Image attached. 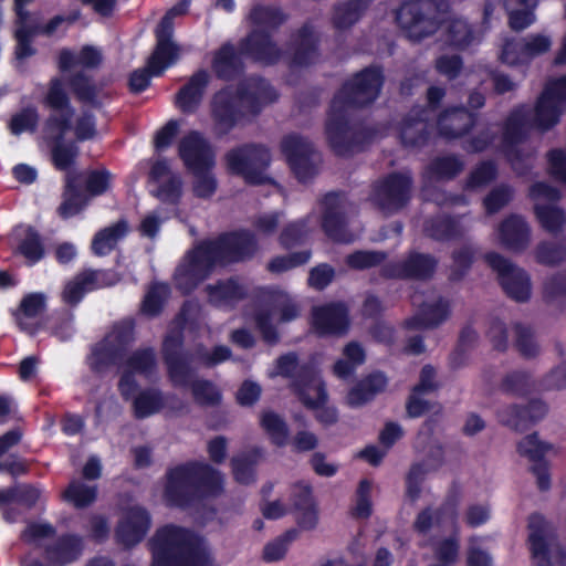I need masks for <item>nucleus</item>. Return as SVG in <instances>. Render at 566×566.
I'll return each mask as SVG.
<instances>
[{
	"label": "nucleus",
	"mask_w": 566,
	"mask_h": 566,
	"mask_svg": "<svg viewBox=\"0 0 566 566\" xmlns=\"http://www.w3.org/2000/svg\"><path fill=\"white\" fill-rule=\"evenodd\" d=\"M384 82L382 69L370 65L354 73L335 93L327 114L325 134L336 156L348 157L371 142L373 129L350 124L348 109L371 105L378 98Z\"/></svg>",
	"instance_id": "nucleus-1"
},
{
	"label": "nucleus",
	"mask_w": 566,
	"mask_h": 566,
	"mask_svg": "<svg viewBox=\"0 0 566 566\" xmlns=\"http://www.w3.org/2000/svg\"><path fill=\"white\" fill-rule=\"evenodd\" d=\"M258 248L255 234L247 229L226 231L213 239L201 240L177 266L175 286L181 294L189 295L217 266L251 260Z\"/></svg>",
	"instance_id": "nucleus-2"
},
{
	"label": "nucleus",
	"mask_w": 566,
	"mask_h": 566,
	"mask_svg": "<svg viewBox=\"0 0 566 566\" xmlns=\"http://www.w3.org/2000/svg\"><path fill=\"white\" fill-rule=\"evenodd\" d=\"M277 98L273 85L260 75H250L237 84H227L214 92L210 101L214 128L220 135H228L237 126L252 122Z\"/></svg>",
	"instance_id": "nucleus-3"
},
{
	"label": "nucleus",
	"mask_w": 566,
	"mask_h": 566,
	"mask_svg": "<svg viewBox=\"0 0 566 566\" xmlns=\"http://www.w3.org/2000/svg\"><path fill=\"white\" fill-rule=\"evenodd\" d=\"M164 502L167 507L187 510L223 492V478L211 464L190 460L167 469Z\"/></svg>",
	"instance_id": "nucleus-4"
},
{
	"label": "nucleus",
	"mask_w": 566,
	"mask_h": 566,
	"mask_svg": "<svg viewBox=\"0 0 566 566\" xmlns=\"http://www.w3.org/2000/svg\"><path fill=\"white\" fill-rule=\"evenodd\" d=\"M43 105L52 111L43 125V133L50 149V159L55 169L75 166L80 148L74 140H65L72 128L74 107L65 90L63 78L53 76L48 84Z\"/></svg>",
	"instance_id": "nucleus-5"
},
{
	"label": "nucleus",
	"mask_w": 566,
	"mask_h": 566,
	"mask_svg": "<svg viewBox=\"0 0 566 566\" xmlns=\"http://www.w3.org/2000/svg\"><path fill=\"white\" fill-rule=\"evenodd\" d=\"M149 546L153 566H211L199 536L182 526L166 524L159 527Z\"/></svg>",
	"instance_id": "nucleus-6"
},
{
	"label": "nucleus",
	"mask_w": 566,
	"mask_h": 566,
	"mask_svg": "<svg viewBox=\"0 0 566 566\" xmlns=\"http://www.w3.org/2000/svg\"><path fill=\"white\" fill-rule=\"evenodd\" d=\"M185 336L181 329L170 331L163 339L161 355L167 374L176 387L191 388L193 400L201 407H214L222 400V395L216 385L208 379H195L191 357L184 350Z\"/></svg>",
	"instance_id": "nucleus-7"
},
{
	"label": "nucleus",
	"mask_w": 566,
	"mask_h": 566,
	"mask_svg": "<svg viewBox=\"0 0 566 566\" xmlns=\"http://www.w3.org/2000/svg\"><path fill=\"white\" fill-rule=\"evenodd\" d=\"M446 7V0H403L395 10V22L406 39L420 43L441 29Z\"/></svg>",
	"instance_id": "nucleus-8"
},
{
	"label": "nucleus",
	"mask_w": 566,
	"mask_h": 566,
	"mask_svg": "<svg viewBox=\"0 0 566 566\" xmlns=\"http://www.w3.org/2000/svg\"><path fill=\"white\" fill-rule=\"evenodd\" d=\"M224 163L230 175L241 177L249 186L275 184L268 175L272 155L262 144L245 143L233 147L226 153Z\"/></svg>",
	"instance_id": "nucleus-9"
},
{
	"label": "nucleus",
	"mask_w": 566,
	"mask_h": 566,
	"mask_svg": "<svg viewBox=\"0 0 566 566\" xmlns=\"http://www.w3.org/2000/svg\"><path fill=\"white\" fill-rule=\"evenodd\" d=\"M412 185L410 175L389 172L373 184L370 201L385 214L397 213L410 202Z\"/></svg>",
	"instance_id": "nucleus-10"
},
{
	"label": "nucleus",
	"mask_w": 566,
	"mask_h": 566,
	"mask_svg": "<svg viewBox=\"0 0 566 566\" xmlns=\"http://www.w3.org/2000/svg\"><path fill=\"white\" fill-rule=\"evenodd\" d=\"M272 308H260L254 313L255 327L263 342L274 346L280 342V333L273 324V315L277 314V323L286 324L295 321L301 315V306L289 294L281 291L269 292Z\"/></svg>",
	"instance_id": "nucleus-11"
},
{
	"label": "nucleus",
	"mask_w": 566,
	"mask_h": 566,
	"mask_svg": "<svg viewBox=\"0 0 566 566\" xmlns=\"http://www.w3.org/2000/svg\"><path fill=\"white\" fill-rule=\"evenodd\" d=\"M486 264L497 273L499 284L511 300L518 303L527 302L531 297V277L527 272L497 252L484 254Z\"/></svg>",
	"instance_id": "nucleus-12"
},
{
	"label": "nucleus",
	"mask_w": 566,
	"mask_h": 566,
	"mask_svg": "<svg viewBox=\"0 0 566 566\" xmlns=\"http://www.w3.org/2000/svg\"><path fill=\"white\" fill-rule=\"evenodd\" d=\"M438 266V259L429 253L410 251L400 261L387 262L380 268V276L386 280H430Z\"/></svg>",
	"instance_id": "nucleus-13"
},
{
	"label": "nucleus",
	"mask_w": 566,
	"mask_h": 566,
	"mask_svg": "<svg viewBox=\"0 0 566 566\" xmlns=\"http://www.w3.org/2000/svg\"><path fill=\"white\" fill-rule=\"evenodd\" d=\"M281 151L293 172L302 184L312 180L317 174L313 163L314 145L300 134H287L281 140Z\"/></svg>",
	"instance_id": "nucleus-14"
},
{
	"label": "nucleus",
	"mask_w": 566,
	"mask_h": 566,
	"mask_svg": "<svg viewBox=\"0 0 566 566\" xmlns=\"http://www.w3.org/2000/svg\"><path fill=\"white\" fill-rule=\"evenodd\" d=\"M178 156L190 172L211 170L216 164L210 142L198 130H190L179 140Z\"/></svg>",
	"instance_id": "nucleus-15"
},
{
	"label": "nucleus",
	"mask_w": 566,
	"mask_h": 566,
	"mask_svg": "<svg viewBox=\"0 0 566 566\" xmlns=\"http://www.w3.org/2000/svg\"><path fill=\"white\" fill-rule=\"evenodd\" d=\"M319 35L311 21L304 22L291 38L287 64L293 67H310L321 57Z\"/></svg>",
	"instance_id": "nucleus-16"
},
{
	"label": "nucleus",
	"mask_w": 566,
	"mask_h": 566,
	"mask_svg": "<svg viewBox=\"0 0 566 566\" xmlns=\"http://www.w3.org/2000/svg\"><path fill=\"white\" fill-rule=\"evenodd\" d=\"M527 545L534 566H552V547L555 535L552 525L541 513L527 518Z\"/></svg>",
	"instance_id": "nucleus-17"
},
{
	"label": "nucleus",
	"mask_w": 566,
	"mask_h": 566,
	"mask_svg": "<svg viewBox=\"0 0 566 566\" xmlns=\"http://www.w3.org/2000/svg\"><path fill=\"white\" fill-rule=\"evenodd\" d=\"M433 132L432 120L426 107H412L398 126V137L405 148L420 149L426 147Z\"/></svg>",
	"instance_id": "nucleus-18"
},
{
	"label": "nucleus",
	"mask_w": 566,
	"mask_h": 566,
	"mask_svg": "<svg viewBox=\"0 0 566 566\" xmlns=\"http://www.w3.org/2000/svg\"><path fill=\"white\" fill-rule=\"evenodd\" d=\"M311 379V369L304 367L301 375L300 381L296 384L298 387V400L302 405L310 409L314 410L315 419L324 427H331L337 423L339 419V413L336 407L327 406L328 394L326 390V385L323 379L318 380L314 386H312L311 390L316 392V397L312 398L310 396V391H305L303 387Z\"/></svg>",
	"instance_id": "nucleus-19"
},
{
	"label": "nucleus",
	"mask_w": 566,
	"mask_h": 566,
	"mask_svg": "<svg viewBox=\"0 0 566 566\" xmlns=\"http://www.w3.org/2000/svg\"><path fill=\"white\" fill-rule=\"evenodd\" d=\"M156 46L148 57V66L155 76H160L179 56V46L172 41L174 24L164 15L155 29Z\"/></svg>",
	"instance_id": "nucleus-20"
},
{
	"label": "nucleus",
	"mask_w": 566,
	"mask_h": 566,
	"mask_svg": "<svg viewBox=\"0 0 566 566\" xmlns=\"http://www.w3.org/2000/svg\"><path fill=\"white\" fill-rule=\"evenodd\" d=\"M241 53L253 62L272 66L283 57V51L268 30H252L239 41Z\"/></svg>",
	"instance_id": "nucleus-21"
},
{
	"label": "nucleus",
	"mask_w": 566,
	"mask_h": 566,
	"mask_svg": "<svg viewBox=\"0 0 566 566\" xmlns=\"http://www.w3.org/2000/svg\"><path fill=\"white\" fill-rule=\"evenodd\" d=\"M548 407L541 399H532L526 405H509L496 412L499 421L517 432H524L541 421L547 413Z\"/></svg>",
	"instance_id": "nucleus-22"
},
{
	"label": "nucleus",
	"mask_w": 566,
	"mask_h": 566,
	"mask_svg": "<svg viewBox=\"0 0 566 566\" xmlns=\"http://www.w3.org/2000/svg\"><path fill=\"white\" fill-rule=\"evenodd\" d=\"M312 327L319 336L344 335L349 328V311L344 302L313 307Z\"/></svg>",
	"instance_id": "nucleus-23"
},
{
	"label": "nucleus",
	"mask_w": 566,
	"mask_h": 566,
	"mask_svg": "<svg viewBox=\"0 0 566 566\" xmlns=\"http://www.w3.org/2000/svg\"><path fill=\"white\" fill-rule=\"evenodd\" d=\"M551 448L549 443L538 439L536 432L527 434L517 444L518 454L532 462L531 471L537 479V488L543 492L551 489L549 464L545 459Z\"/></svg>",
	"instance_id": "nucleus-24"
},
{
	"label": "nucleus",
	"mask_w": 566,
	"mask_h": 566,
	"mask_svg": "<svg viewBox=\"0 0 566 566\" xmlns=\"http://www.w3.org/2000/svg\"><path fill=\"white\" fill-rule=\"evenodd\" d=\"M150 525L151 516L149 512L139 505L132 506L116 526V542L129 549L145 538Z\"/></svg>",
	"instance_id": "nucleus-25"
},
{
	"label": "nucleus",
	"mask_w": 566,
	"mask_h": 566,
	"mask_svg": "<svg viewBox=\"0 0 566 566\" xmlns=\"http://www.w3.org/2000/svg\"><path fill=\"white\" fill-rule=\"evenodd\" d=\"M322 229L332 241L337 243H352L354 235L348 230L346 213L340 205L338 193L328 192L324 196Z\"/></svg>",
	"instance_id": "nucleus-26"
},
{
	"label": "nucleus",
	"mask_w": 566,
	"mask_h": 566,
	"mask_svg": "<svg viewBox=\"0 0 566 566\" xmlns=\"http://www.w3.org/2000/svg\"><path fill=\"white\" fill-rule=\"evenodd\" d=\"M291 512L300 530L312 531L318 524V507L308 482L294 483L290 495Z\"/></svg>",
	"instance_id": "nucleus-27"
},
{
	"label": "nucleus",
	"mask_w": 566,
	"mask_h": 566,
	"mask_svg": "<svg viewBox=\"0 0 566 566\" xmlns=\"http://www.w3.org/2000/svg\"><path fill=\"white\" fill-rule=\"evenodd\" d=\"M479 114L467 106H451L443 109L437 118L439 135L446 140L459 139L469 134L476 125Z\"/></svg>",
	"instance_id": "nucleus-28"
},
{
	"label": "nucleus",
	"mask_w": 566,
	"mask_h": 566,
	"mask_svg": "<svg viewBox=\"0 0 566 566\" xmlns=\"http://www.w3.org/2000/svg\"><path fill=\"white\" fill-rule=\"evenodd\" d=\"M83 551V537L78 534L66 533L44 546V558L50 566H66L76 562Z\"/></svg>",
	"instance_id": "nucleus-29"
},
{
	"label": "nucleus",
	"mask_w": 566,
	"mask_h": 566,
	"mask_svg": "<svg viewBox=\"0 0 566 566\" xmlns=\"http://www.w3.org/2000/svg\"><path fill=\"white\" fill-rule=\"evenodd\" d=\"M240 49L231 42H226L214 51L211 69L218 80L231 82L239 78L245 70Z\"/></svg>",
	"instance_id": "nucleus-30"
},
{
	"label": "nucleus",
	"mask_w": 566,
	"mask_h": 566,
	"mask_svg": "<svg viewBox=\"0 0 566 566\" xmlns=\"http://www.w3.org/2000/svg\"><path fill=\"white\" fill-rule=\"evenodd\" d=\"M46 310V296L41 292L25 294L18 308L12 311V316L19 329L29 335H36L41 324L33 322Z\"/></svg>",
	"instance_id": "nucleus-31"
},
{
	"label": "nucleus",
	"mask_w": 566,
	"mask_h": 566,
	"mask_svg": "<svg viewBox=\"0 0 566 566\" xmlns=\"http://www.w3.org/2000/svg\"><path fill=\"white\" fill-rule=\"evenodd\" d=\"M210 76L203 69L195 72L176 94V105L184 114L195 113L203 98Z\"/></svg>",
	"instance_id": "nucleus-32"
},
{
	"label": "nucleus",
	"mask_w": 566,
	"mask_h": 566,
	"mask_svg": "<svg viewBox=\"0 0 566 566\" xmlns=\"http://www.w3.org/2000/svg\"><path fill=\"white\" fill-rule=\"evenodd\" d=\"M499 237L505 249L522 252L530 243L531 229L523 217L511 214L500 223Z\"/></svg>",
	"instance_id": "nucleus-33"
},
{
	"label": "nucleus",
	"mask_w": 566,
	"mask_h": 566,
	"mask_svg": "<svg viewBox=\"0 0 566 566\" xmlns=\"http://www.w3.org/2000/svg\"><path fill=\"white\" fill-rule=\"evenodd\" d=\"M450 303L439 297L433 303H422L417 313L405 321L408 329L433 328L442 324L450 316Z\"/></svg>",
	"instance_id": "nucleus-34"
},
{
	"label": "nucleus",
	"mask_w": 566,
	"mask_h": 566,
	"mask_svg": "<svg viewBox=\"0 0 566 566\" xmlns=\"http://www.w3.org/2000/svg\"><path fill=\"white\" fill-rule=\"evenodd\" d=\"M387 384L388 379L382 371H373L348 390L346 402L352 408L361 407L385 391Z\"/></svg>",
	"instance_id": "nucleus-35"
},
{
	"label": "nucleus",
	"mask_w": 566,
	"mask_h": 566,
	"mask_svg": "<svg viewBox=\"0 0 566 566\" xmlns=\"http://www.w3.org/2000/svg\"><path fill=\"white\" fill-rule=\"evenodd\" d=\"M65 83L80 103L95 109L103 107V102L99 98L101 88L95 83L93 76L84 70L70 74Z\"/></svg>",
	"instance_id": "nucleus-36"
},
{
	"label": "nucleus",
	"mask_w": 566,
	"mask_h": 566,
	"mask_svg": "<svg viewBox=\"0 0 566 566\" xmlns=\"http://www.w3.org/2000/svg\"><path fill=\"white\" fill-rule=\"evenodd\" d=\"M304 367L311 369V379L303 387L304 392L310 391L321 378L317 377L315 368L311 364L298 365V357L296 353L290 352L279 356L275 360L276 374L283 378L290 379V388L298 398V387L296 384L300 381V375Z\"/></svg>",
	"instance_id": "nucleus-37"
},
{
	"label": "nucleus",
	"mask_w": 566,
	"mask_h": 566,
	"mask_svg": "<svg viewBox=\"0 0 566 566\" xmlns=\"http://www.w3.org/2000/svg\"><path fill=\"white\" fill-rule=\"evenodd\" d=\"M209 301L216 306H234L248 297V291L237 277L218 280L206 287Z\"/></svg>",
	"instance_id": "nucleus-38"
},
{
	"label": "nucleus",
	"mask_w": 566,
	"mask_h": 566,
	"mask_svg": "<svg viewBox=\"0 0 566 566\" xmlns=\"http://www.w3.org/2000/svg\"><path fill=\"white\" fill-rule=\"evenodd\" d=\"M423 233L433 241L450 242L462 237V227L457 218L440 213L424 220Z\"/></svg>",
	"instance_id": "nucleus-39"
},
{
	"label": "nucleus",
	"mask_w": 566,
	"mask_h": 566,
	"mask_svg": "<svg viewBox=\"0 0 566 566\" xmlns=\"http://www.w3.org/2000/svg\"><path fill=\"white\" fill-rule=\"evenodd\" d=\"M371 0H346L333 6L332 24L336 31H347L364 17Z\"/></svg>",
	"instance_id": "nucleus-40"
},
{
	"label": "nucleus",
	"mask_w": 566,
	"mask_h": 566,
	"mask_svg": "<svg viewBox=\"0 0 566 566\" xmlns=\"http://www.w3.org/2000/svg\"><path fill=\"white\" fill-rule=\"evenodd\" d=\"M103 62V55L97 48L85 44L77 54H74L70 49H62L59 52L57 67L62 73L71 71L75 66L83 69L94 70L97 69Z\"/></svg>",
	"instance_id": "nucleus-41"
},
{
	"label": "nucleus",
	"mask_w": 566,
	"mask_h": 566,
	"mask_svg": "<svg viewBox=\"0 0 566 566\" xmlns=\"http://www.w3.org/2000/svg\"><path fill=\"white\" fill-rule=\"evenodd\" d=\"M441 41L450 49L463 51L476 41L475 30L464 19H450L442 30Z\"/></svg>",
	"instance_id": "nucleus-42"
},
{
	"label": "nucleus",
	"mask_w": 566,
	"mask_h": 566,
	"mask_svg": "<svg viewBox=\"0 0 566 566\" xmlns=\"http://www.w3.org/2000/svg\"><path fill=\"white\" fill-rule=\"evenodd\" d=\"M528 137V112L524 105L514 107L504 119L502 146L524 143Z\"/></svg>",
	"instance_id": "nucleus-43"
},
{
	"label": "nucleus",
	"mask_w": 566,
	"mask_h": 566,
	"mask_svg": "<svg viewBox=\"0 0 566 566\" xmlns=\"http://www.w3.org/2000/svg\"><path fill=\"white\" fill-rule=\"evenodd\" d=\"M449 516L450 520L455 521L458 517V501L455 497H448L434 512L431 507L421 510L413 522V530L422 535H426L436 523L440 525L443 523L444 517Z\"/></svg>",
	"instance_id": "nucleus-44"
},
{
	"label": "nucleus",
	"mask_w": 566,
	"mask_h": 566,
	"mask_svg": "<svg viewBox=\"0 0 566 566\" xmlns=\"http://www.w3.org/2000/svg\"><path fill=\"white\" fill-rule=\"evenodd\" d=\"M560 104L546 88L543 90L536 102L534 115V124L539 132H547L559 123Z\"/></svg>",
	"instance_id": "nucleus-45"
},
{
	"label": "nucleus",
	"mask_w": 566,
	"mask_h": 566,
	"mask_svg": "<svg viewBox=\"0 0 566 566\" xmlns=\"http://www.w3.org/2000/svg\"><path fill=\"white\" fill-rule=\"evenodd\" d=\"M287 20L289 14L276 6L255 4L249 13L250 23L256 27L254 30H268L271 34Z\"/></svg>",
	"instance_id": "nucleus-46"
},
{
	"label": "nucleus",
	"mask_w": 566,
	"mask_h": 566,
	"mask_svg": "<svg viewBox=\"0 0 566 566\" xmlns=\"http://www.w3.org/2000/svg\"><path fill=\"white\" fill-rule=\"evenodd\" d=\"M464 168V163L455 155L434 157L423 171L424 179L449 181L458 177Z\"/></svg>",
	"instance_id": "nucleus-47"
},
{
	"label": "nucleus",
	"mask_w": 566,
	"mask_h": 566,
	"mask_svg": "<svg viewBox=\"0 0 566 566\" xmlns=\"http://www.w3.org/2000/svg\"><path fill=\"white\" fill-rule=\"evenodd\" d=\"M170 297V287L165 282H153L147 287L140 304V312L150 318L158 317Z\"/></svg>",
	"instance_id": "nucleus-48"
},
{
	"label": "nucleus",
	"mask_w": 566,
	"mask_h": 566,
	"mask_svg": "<svg viewBox=\"0 0 566 566\" xmlns=\"http://www.w3.org/2000/svg\"><path fill=\"white\" fill-rule=\"evenodd\" d=\"M125 355L124 352L105 337L93 348L91 369L94 373H102L112 366L118 365Z\"/></svg>",
	"instance_id": "nucleus-49"
},
{
	"label": "nucleus",
	"mask_w": 566,
	"mask_h": 566,
	"mask_svg": "<svg viewBox=\"0 0 566 566\" xmlns=\"http://www.w3.org/2000/svg\"><path fill=\"white\" fill-rule=\"evenodd\" d=\"M260 426L269 436L272 444L283 448L287 444L290 429L286 421L279 413L265 410L261 413Z\"/></svg>",
	"instance_id": "nucleus-50"
},
{
	"label": "nucleus",
	"mask_w": 566,
	"mask_h": 566,
	"mask_svg": "<svg viewBox=\"0 0 566 566\" xmlns=\"http://www.w3.org/2000/svg\"><path fill=\"white\" fill-rule=\"evenodd\" d=\"M164 406V397L159 389H144L133 400L134 417L136 419L148 418L159 412Z\"/></svg>",
	"instance_id": "nucleus-51"
},
{
	"label": "nucleus",
	"mask_w": 566,
	"mask_h": 566,
	"mask_svg": "<svg viewBox=\"0 0 566 566\" xmlns=\"http://www.w3.org/2000/svg\"><path fill=\"white\" fill-rule=\"evenodd\" d=\"M500 389L507 395L525 397L536 389V384L528 371L513 370L504 376Z\"/></svg>",
	"instance_id": "nucleus-52"
},
{
	"label": "nucleus",
	"mask_w": 566,
	"mask_h": 566,
	"mask_svg": "<svg viewBox=\"0 0 566 566\" xmlns=\"http://www.w3.org/2000/svg\"><path fill=\"white\" fill-rule=\"evenodd\" d=\"M127 224L125 221H118L114 226L107 227L98 231L92 241V251L96 255H106L109 253L116 242L125 235Z\"/></svg>",
	"instance_id": "nucleus-53"
},
{
	"label": "nucleus",
	"mask_w": 566,
	"mask_h": 566,
	"mask_svg": "<svg viewBox=\"0 0 566 566\" xmlns=\"http://www.w3.org/2000/svg\"><path fill=\"white\" fill-rule=\"evenodd\" d=\"M259 455V451L254 450L231 459L233 478L238 483L249 485L255 481V467Z\"/></svg>",
	"instance_id": "nucleus-54"
},
{
	"label": "nucleus",
	"mask_w": 566,
	"mask_h": 566,
	"mask_svg": "<svg viewBox=\"0 0 566 566\" xmlns=\"http://www.w3.org/2000/svg\"><path fill=\"white\" fill-rule=\"evenodd\" d=\"M63 500L73 504L76 509H85L97 499V486L73 480L62 493Z\"/></svg>",
	"instance_id": "nucleus-55"
},
{
	"label": "nucleus",
	"mask_w": 566,
	"mask_h": 566,
	"mask_svg": "<svg viewBox=\"0 0 566 566\" xmlns=\"http://www.w3.org/2000/svg\"><path fill=\"white\" fill-rule=\"evenodd\" d=\"M534 213L541 227L552 234L560 232L566 224V213L557 206L535 205Z\"/></svg>",
	"instance_id": "nucleus-56"
},
{
	"label": "nucleus",
	"mask_w": 566,
	"mask_h": 566,
	"mask_svg": "<svg viewBox=\"0 0 566 566\" xmlns=\"http://www.w3.org/2000/svg\"><path fill=\"white\" fill-rule=\"evenodd\" d=\"M93 282V273H86L85 270L80 272L65 285L62 293L63 301L72 306L77 305L86 293L94 291Z\"/></svg>",
	"instance_id": "nucleus-57"
},
{
	"label": "nucleus",
	"mask_w": 566,
	"mask_h": 566,
	"mask_svg": "<svg viewBox=\"0 0 566 566\" xmlns=\"http://www.w3.org/2000/svg\"><path fill=\"white\" fill-rule=\"evenodd\" d=\"M39 120L40 115L38 108L34 105H28L11 115L8 128L14 136H20L25 132L34 133L39 126Z\"/></svg>",
	"instance_id": "nucleus-58"
},
{
	"label": "nucleus",
	"mask_w": 566,
	"mask_h": 566,
	"mask_svg": "<svg viewBox=\"0 0 566 566\" xmlns=\"http://www.w3.org/2000/svg\"><path fill=\"white\" fill-rule=\"evenodd\" d=\"M157 366L156 354L153 347L134 350L125 360V369L133 374L151 375Z\"/></svg>",
	"instance_id": "nucleus-59"
},
{
	"label": "nucleus",
	"mask_w": 566,
	"mask_h": 566,
	"mask_svg": "<svg viewBox=\"0 0 566 566\" xmlns=\"http://www.w3.org/2000/svg\"><path fill=\"white\" fill-rule=\"evenodd\" d=\"M535 258L539 264L558 265L566 260V238L539 242L535 249Z\"/></svg>",
	"instance_id": "nucleus-60"
},
{
	"label": "nucleus",
	"mask_w": 566,
	"mask_h": 566,
	"mask_svg": "<svg viewBox=\"0 0 566 566\" xmlns=\"http://www.w3.org/2000/svg\"><path fill=\"white\" fill-rule=\"evenodd\" d=\"M388 254L385 251L356 250L345 258L346 265L356 271H364L384 265Z\"/></svg>",
	"instance_id": "nucleus-61"
},
{
	"label": "nucleus",
	"mask_w": 566,
	"mask_h": 566,
	"mask_svg": "<svg viewBox=\"0 0 566 566\" xmlns=\"http://www.w3.org/2000/svg\"><path fill=\"white\" fill-rule=\"evenodd\" d=\"M19 253L25 259L28 265L39 263L45 254L41 235L34 229H29L18 245Z\"/></svg>",
	"instance_id": "nucleus-62"
},
{
	"label": "nucleus",
	"mask_w": 566,
	"mask_h": 566,
	"mask_svg": "<svg viewBox=\"0 0 566 566\" xmlns=\"http://www.w3.org/2000/svg\"><path fill=\"white\" fill-rule=\"evenodd\" d=\"M497 177V166L493 160L479 163L469 174L465 180V189L473 190L488 186Z\"/></svg>",
	"instance_id": "nucleus-63"
},
{
	"label": "nucleus",
	"mask_w": 566,
	"mask_h": 566,
	"mask_svg": "<svg viewBox=\"0 0 566 566\" xmlns=\"http://www.w3.org/2000/svg\"><path fill=\"white\" fill-rule=\"evenodd\" d=\"M453 265L450 269L449 281L460 282L468 274L474 262V250L463 245L451 254Z\"/></svg>",
	"instance_id": "nucleus-64"
}]
</instances>
